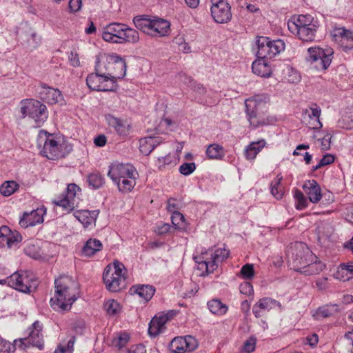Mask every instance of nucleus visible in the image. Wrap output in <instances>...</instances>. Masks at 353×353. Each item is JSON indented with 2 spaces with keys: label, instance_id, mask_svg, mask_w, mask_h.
<instances>
[{
  "label": "nucleus",
  "instance_id": "nucleus-1",
  "mask_svg": "<svg viewBox=\"0 0 353 353\" xmlns=\"http://www.w3.org/2000/svg\"><path fill=\"white\" fill-rule=\"evenodd\" d=\"M55 294L50 299L54 310L65 312L70 309L77 299V284L70 276H62L54 281Z\"/></svg>",
  "mask_w": 353,
  "mask_h": 353
},
{
  "label": "nucleus",
  "instance_id": "nucleus-2",
  "mask_svg": "<svg viewBox=\"0 0 353 353\" xmlns=\"http://www.w3.org/2000/svg\"><path fill=\"white\" fill-rule=\"evenodd\" d=\"M102 38L112 43H137L139 41V33L125 23H111L103 28Z\"/></svg>",
  "mask_w": 353,
  "mask_h": 353
},
{
  "label": "nucleus",
  "instance_id": "nucleus-3",
  "mask_svg": "<svg viewBox=\"0 0 353 353\" xmlns=\"http://www.w3.org/2000/svg\"><path fill=\"white\" fill-rule=\"evenodd\" d=\"M95 71L109 76V79H121L125 75L126 63L119 56L103 54L97 57Z\"/></svg>",
  "mask_w": 353,
  "mask_h": 353
},
{
  "label": "nucleus",
  "instance_id": "nucleus-4",
  "mask_svg": "<svg viewBox=\"0 0 353 353\" xmlns=\"http://www.w3.org/2000/svg\"><path fill=\"white\" fill-rule=\"evenodd\" d=\"M42 145L41 154L50 160L63 158L72 150L71 145L59 143L52 134L43 130L38 135V146L40 148Z\"/></svg>",
  "mask_w": 353,
  "mask_h": 353
},
{
  "label": "nucleus",
  "instance_id": "nucleus-5",
  "mask_svg": "<svg viewBox=\"0 0 353 353\" xmlns=\"http://www.w3.org/2000/svg\"><path fill=\"white\" fill-rule=\"evenodd\" d=\"M288 263L294 270H300V268L306 265L311 259H315L308 246L303 242L292 243L286 251Z\"/></svg>",
  "mask_w": 353,
  "mask_h": 353
},
{
  "label": "nucleus",
  "instance_id": "nucleus-6",
  "mask_svg": "<svg viewBox=\"0 0 353 353\" xmlns=\"http://www.w3.org/2000/svg\"><path fill=\"white\" fill-rule=\"evenodd\" d=\"M229 250L225 248L201 251L200 255L194 256L193 259L199 265V269L205 270L206 274L213 272L218 267V263L228 257Z\"/></svg>",
  "mask_w": 353,
  "mask_h": 353
},
{
  "label": "nucleus",
  "instance_id": "nucleus-7",
  "mask_svg": "<svg viewBox=\"0 0 353 353\" xmlns=\"http://www.w3.org/2000/svg\"><path fill=\"white\" fill-rule=\"evenodd\" d=\"M20 112L22 118L27 116L31 118L34 122V126L37 128L41 127L48 117L46 105L32 99L21 101Z\"/></svg>",
  "mask_w": 353,
  "mask_h": 353
},
{
  "label": "nucleus",
  "instance_id": "nucleus-8",
  "mask_svg": "<svg viewBox=\"0 0 353 353\" xmlns=\"http://www.w3.org/2000/svg\"><path fill=\"white\" fill-rule=\"evenodd\" d=\"M124 265L116 261L112 265H108L104 270L103 279L106 288L113 292H119L121 289V281L125 280Z\"/></svg>",
  "mask_w": 353,
  "mask_h": 353
},
{
  "label": "nucleus",
  "instance_id": "nucleus-9",
  "mask_svg": "<svg viewBox=\"0 0 353 353\" xmlns=\"http://www.w3.org/2000/svg\"><path fill=\"white\" fill-rule=\"evenodd\" d=\"M259 59H272L285 48V42L281 39L270 40L268 37H258L256 41Z\"/></svg>",
  "mask_w": 353,
  "mask_h": 353
},
{
  "label": "nucleus",
  "instance_id": "nucleus-10",
  "mask_svg": "<svg viewBox=\"0 0 353 353\" xmlns=\"http://www.w3.org/2000/svg\"><path fill=\"white\" fill-rule=\"evenodd\" d=\"M307 61L314 63L318 70H326L330 65L334 53L331 48L323 49L319 47H311L307 50Z\"/></svg>",
  "mask_w": 353,
  "mask_h": 353
},
{
  "label": "nucleus",
  "instance_id": "nucleus-11",
  "mask_svg": "<svg viewBox=\"0 0 353 353\" xmlns=\"http://www.w3.org/2000/svg\"><path fill=\"white\" fill-rule=\"evenodd\" d=\"M80 192L81 189L78 185L75 183H70L68 185L66 192L59 199L53 200L52 203L67 212L72 211L79 205L78 193Z\"/></svg>",
  "mask_w": 353,
  "mask_h": 353
},
{
  "label": "nucleus",
  "instance_id": "nucleus-12",
  "mask_svg": "<svg viewBox=\"0 0 353 353\" xmlns=\"http://www.w3.org/2000/svg\"><path fill=\"white\" fill-rule=\"evenodd\" d=\"M211 15L219 23H225L232 19L231 7L227 0H211Z\"/></svg>",
  "mask_w": 353,
  "mask_h": 353
},
{
  "label": "nucleus",
  "instance_id": "nucleus-13",
  "mask_svg": "<svg viewBox=\"0 0 353 353\" xmlns=\"http://www.w3.org/2000/svg\"><path fill=\"white\" fill-rule=\"evenodd\" d=\"M31 329L28 338L19 339V347L24 350L29 347L28 345L31 344L32 346L42 350L44 346L41 334L42 325L37 321L32 324Z\"/></svg>",
  "mask_w": 353,
  "mask_h": 353
},
{
  "label": "nucleus",
  "instance_id": "nucleus-14",
  "mask_svg": "<svg viewBox=\"0 0 353 353\" xmlns=\"http://www.w3.org/2000/svg\"><path fill=\"white\" fill-rule=\"evenodd\" d=\"M197 347L196 339L190 335L175 337L170 345V349L173 353L192 352Z\"/></svg>",
  "mask_w": 353,
  "mask_h": 353
},
{
  "label": "nucleus",
  "instance_id": "nucleus-15",
  "mask_svg": "<svg viewBox=\"0 0 353 353\" xmlns=\"http://www.w3.org/2000/svg\"><path fill=\"white\" fill-rule=\"evenodd\" d=\"M321 109L316 103H312L308 108L302 112L303 122L312 130H320L323 124L320 121Z\"/></svg>",
  "mask_w": 353,
  "mask_h": 353
},
{
  "label": "nucleus",
  "instance_id": "nucleus-16",
  "mask_svg": "<svg viewBox=\"0 0 353 353\" xmlns=\"http://www.w3.org/2000/svg\"><path fill=\"white\" fill-rule=\"evenodd\" d=\"M6 282L11 288L24 293L30 292V289L32 287L30 284V279H29L26 272L19 273L16 272L8 276Z\"/></svg>",
  "mask_w": 353,
  "mask_h": 353
},
{
  "label": "nucleus",
  "instance_id": "nucleus-17",
  "mask_svg": "<svg viewBox=\"0 0 353 353\" xmlns=\"http://www.w3.org/2000/svg\"><path fill=\"white\" fill-rule=\"evenodd\" d=\"M138 175L134 167L131 164L115 163L110 167L108 176L114 182L129 176Z\"/></svg>",
  "mask_w": 353,
  "mask_h": 353
},
{
  "label": "nucleus",
  "instance_id": "nucleus-18",
  "mask_svg": "<svg viewBox=\"0 0 353 353\" xmlns=\"http://www.w3.org/2000/svg\"><path fill=\"white\" fill-rule=\"evenodd\" d=\"M39 94L41 99L48 104H62L64 101L59 90L48 87L44 83L40 85Z\"/></svg>",
  "mask_w": 353,
  "mask_h": 353
},
{
  "label": "nucleus",
  "instance_id": "nucleus-19",
  "mask_svg": "<svg viewBox=\"0 0 353 353\" xmlns=\"http://www.w3.org/2000/svg\"><path fill=\"white\" fill-rule=\"evenodd\" d=\"M245 105L248 120L251 125L258 127L265 124V122L261 120L259 116V109L261 103H258L254 99H249L245 101Z\"/></svg>",
  "mask_w": 353,
  "mask_h": 353
},
{
  "label": "nucleus",
  "instance_id": "nucleus-20",
  "mask_svg": "<svg viewBox=\"0 0 353 353\" xmlns=\"http://www.w3.org/2000/svg\"><path fill=\"white\" fill-rule=\"evenodd\" d=\"M278 307L282 310L281 304L270 297H265L259 299V301L253 306L252 312L256 318L263 316V310L270 311L272 309Z\"/></svg>",
  "mask_w": 353,
  "mask_h": 353
},
{
  "label": "nucleus",
  "instance_id": "nucleus-21",
  "mask_svg": "<svg viewBox=\"0 0 353 353\" xmlns=\"http://www.w3.org/2000/svg\"><path fill=\"white\" fill-rule=\"evenodd\" d=\"M333 36L336 40H339L341 47L345 52L353 49V31L339 28L334 30Z\"/></svg>",
  "mask_w": 353,
  "mask_h": 353
},
{
  "label": "nucleus",
  "instance_id": "nucleus-22",
  "mask_svg": "<svg viewBox=\"0 0 353 353\" xmlns=\"http://www.w3.org/2000/svg\"><path fill=\"white\" fill-rule=\"evenodd\" d=\"M170 23L163 19L154 17L152 20L150 36L162 37L169 34Z\"/></svg>",
  "mask_w": 353,
  "mask_h": 353
},
{
  "label": "nucleus",
  "instance_id": "nucleus-23",
  "mask_svg": "<svg viewBox=\"0 0 353 353\" xmlns=\"http://www.w3.org/2000/svg\"><path fill=\"white\" fill-rule=\"evenodd\" d=\"M317 25V21L310 14H301L297 17H293L288 22V27L290 31L295 33V30L303 27H308Z\"/></svg>",
  "mask_w": 353,
  "mask_h": 353
},
{
  "label": "nucleus",
  "instance_id": "nucleus-24",
  "mask_svg": "<svg viewBox=\"0 0 353 353\" xmlns=\"http://www.w3.org/2000/svg\"><path fill=\"white\" fill-rule=\"evenodd\" d=\"M303 189L312 203H316L321 200L322 197L321 188L315 180L305 181Z\"/></svg>",
  "mask_w": 353,
  "mask_h": 353
},
{
  "label": "nucleus",
  "instance_id": "nucleus-25",
  "mask_svg": "<svg viewBox=\"0 0 353 353\" xmlns=\"http://www.w3.org/2000/svg\"><path fill=\"white\" fill-rule=\"evenodd\" d=\"M170 320L168 315H156L150 321L148 333L152 336H157L165 329V325Z\"/></svg>",
  "mask_w": 353,
  "mask_h": 353
},
{
  "label": "nucleus",
  "instance_id": "nucleus-26",
  "mask_svg": "<svg viewBox=\"0 0 353 353\" xmlns=\"http://www.w3.org/2000/svg\"><path fill=\"white\" fill-rule=\"evenodd\" d=\"M99 214V210L89 211L87 210H77L74 212V217L81 222L85 228L94 223Z\"/></svg>",
  "mask_w": 353,
  "mask_h": 353
},
{
  "label": "nucleus",
  "instance_id": "nucleus-27",
  "mask_svg": "<svg viewBox=\"0 0 353 353\" xmlns=\"http://www.w3.org/2000/svg\"><path fill=\"white\" fill-rule=\"evenodd\" d=\"M41 213L42 210L39 209L32 210L30 213L25 212L20 219L19 224L23 228H28L42 223L43 218Z\"/></svg>",
  "mask_w": 353,
  "mask_h": 353
},
{
  "label": "nucleus",
  "instance_id": "nucleus-28",
  "mask_svg": "<svg viewBox=\"0 0 353 353\" xmlns=\"http://www.w3.org/2000/svg\"><path fill=\"white\" fill-rule=\"evenodd\" d=\"M108 81L109 76L98 74L97 71H95V73L90 74L86 78V83L88 88L95 91H98V90H107L105 87L101 86V84Z\"/></svg>",
  "mask_w": 353,
  "mask_h": 353
},
{
  "label": "nucleus",
  "instance_id": "nucleus-29",
  "mask_svg": "<svg viewBox=\"0 0 353 353\" xmlns=\"http://www.w3.org/2000/svg\"><path fill=\"white\" fill-rule=\"evenodd\" d=\"M306 265L300 268V272L305 275H314L321 272L325 268V265L321 261L318 260L316 256L314 259H311L308 263H305Z\"/></svg>",
  "mask_w": 353,
  "mask_h": 353
},
{
  "label": "nucleus",
  "instance_id": "nucleus-30",
  "mask_svg": "<svg viewBox=\"0 0 353 353\" xmlns=\"http://www.w3.org/2000/svg\"><path fill=\"white\" fill-rule=\"evenodd\" d=\"M139 142L141 152L145 155H149L162 142V140L161 137H148L141 139Z\"/></svg>",
  "mask_w": 353,
  "mask_h": 353
},
{
  "label": "nucleus",
  "instance_id": "nucleus-31",
  "mask_svg": "<svg viewBox=\"0 0 353 353\" xmlns=\"http://www.w3.org/2000/svg\"><path fill=\"white\" fill-rule=\"evenodd\" d=\"M265 59H259L254 61L252 65V72L261 77H270L272 74V69Z\"/></svg>",
  "mask_w": 353,
  "mask_h": 353
},
{
  "label": "nucleus",
  "instance_id": "nucleus-32",
  "mask_svg": "<svg viewBox=\"0 0 353 353\" xmlns=\"http://www.w3.org/2000/svg\"><path fill=\"white\" fill-rule=\"evenodd\" d=\"M103 244L97 239H88L81 250L82 255L87 257L93 256L97 252L101 251Z\"/></svg>",
  "mask_w": 353,
  "mask_h": 353
},
{
  "label": "nucleus",
  "instance_id": "nucleus-33",
  "mask_svg": "<svg viewBox=\"0 0 353 353\" xmlns=\"http://www.w3.org/2000/svg\"><path fill=\"white\" fill-rule=\"evenodd\" d=\"M108 123L111 127L114 128V130L119 135L127 136L129 134L131 125L128 123L127 121L111 117L108 119Z\"/></svg>",
  "mask_w": 353,
  "mask_h": 353
},
{
  "label": "nucleus",
  "instance_id": "nucleus-34",
  "mask_svg": "<svg viewBox=\"0 0 353 353\" xmlns=\"http://www.w3.org/2000/svg\"><path fill=\"white\" fill-rule=\"evenodd\" d=\"M318 25L311 26L308 27H303L295 30V33L298 37L303 41H312L314 39Z\"/></svg>",
  "mask_w": 353,
  "mask_h": 353
},
{
  "label": "nucleus",
  "instance_id": "nucleus-35",
  "mask_svg": "<svg viewBox=\"0 0 353 353\" xmlns=\"http://www.w3.org/2000/svg\"><path fill=\"white\" fill-rule=\"evenodd\" d=\"M152 20V19H150L148 16L141 15L134 17L132 21L138 30L149 35L151 30Z\"/></svg>",
  "mask_w": 353,
  "mask_h": 353
},
{
  "label": "nucleus",
  "instance_id": "nucleus-36",
  "mask_svg": "<svg viewBox=\"0 0 353 353\" xmlns=\"http://www.w3.org/2000/svg\"><path fill=\"white\" fill-rule=\"evenodd\" d=\"M130 292L139 294V296L144 299L145 301H150L155 292V288L152 285H142L137 286H132L130 288Z\"/></svg>",
  "mask_w": 353,
  "mask_h": 353
},
{
  "label": "nucleus",
  "instance_id": "nucleus-37",
  "mask_svg": "<svg viewBox=\"0 0 353 353\" xmlns=\"http://www.w3.org/2000/svg\"><path fill=\"white\" fill-rule=\"evenodd\" d=\"M209 159L221 160L225 154L223 147L217 143L210 144L205 151Z\"/></svg>",
  "mask_w": 353,
  "mask_h": 353
},
{
  "label": "nucleus",
  "instance_id": "nucleus-38",
  "mask_svg": "<svg viewBox=\"0 0 353 353\" xmlns=\"http://www.w3.org/2000/svg\"><path fill=\"white\" fill-rule=\"evenodd\" d=\"M138 175L129 176V177L121 179V181H114L117 183L119 191L128 192L131 191L136 185V179Z\"/></svg>",
  "mask_w": 353,
  "mask_h": 353
},
{
  "label": "nucleus",
  "instance_id": "nucleus-39",
  "mask_svg": "<svg viewBox=\"0 0 353 353\" xmlns=\"http://www.w3.org/2000/svg\"><path fill=\"white\" fill-rule=\"evenodd\" d=\"M265 142L261 140L258 142H252L245 150V155L247 159H254L261 150L265 146Z\"/></svg>",
  "mask_w": 353,
  "mask_h": 353
},
{
  "label": "nucleus",
  "instance_id": "nucleus-40",
  "mask_svg": "<svg viewBox=\"0 0 353 353\" xmlns=\"http://www.w3.org/2000/svg\"><path fill=\"white\" fill-rule=\"evenodd\" d=\"M283 176L281 174H277L276 177L271 183V193L276 199H282L284 192L283 188L281 184Z\"/></svg>",
  "mask_w": 353,
  "mask_h": 353
},
{
  "label": "nucleus",
  "instance_id": "nucleus-41",
  "mask_svg": "<svg viewBox=\"0 0 353 353\" xmlns=\"http://www.w3.org/2000/svg\"><path fill=\"white\" fill-rule=\"evenodd\" d=\"M340 312L339 306L337 304H327L319 307L317 310V314L324 318L330 317Z\"/></svg>",
  "mask_w": 353,
  "mask_h": 353
},
{
  "label": "nucleus",
  "instance_id": "nucleus-42",
  "mask_svg": "<svg viewBox=\"0 0 353 353\" xmlns=\"http://www.w3.org/2000/svg\"><path fill=\"white\" fill-rule=\"evenodd\" d=\"M88 183L92 189H99L105 183V179L99 172H92L88 176Z\"/></svg>",
  "mask_w": 353,
  "mask_h": 353
},
{
  "label": "nucleus",
  "instance_id": "nucleus-43",
  "mask_svg": "<svg viewBox=\"0 0 353 353\" xmlns=\"http://www.w3.org/2000/svg\"><path fill=\"white\" fill-rule=\"evenodd\" d=\"M208 306L210 311L215 314H223L228 310L227 306L217 299L210 301L208 303Z\"/></svg>",
  "mask_w": 353,
  "mask_h": 353
},
{
  "label": "nucleus",
  "instance_id": "nucleus-44",
  "mask_svg": "<svg viewBox=\"0 0 353 353\" xmlns=\"http://www.w3.org/2000/svg\"><path fill=\"white\" fill-rule=\"evenodd\" d=\"M19 188V185L14 181H5L0 187V192L5 196H9Z\"/></svg>",
  "mask_w": 353,
  "mask_h": 353
},
{
  "label": "nucleus",
  "instance_id": "nucleus-45",
  "mask_svg": "<svg viewBox=\"0 0 353 353\" xmlns=\"http://www.w3.org/2000/svg\"><path fill=\"white\" fill-rule=\"evenodd\" d=\"M172 223L175 229L183 230L185 229V218L179 211L173 212L171 216Z\"/></svg>",
  "mask_w": 353,
  "mask_h": 353
},
{
  "label": "nucleus",
  "instance_id": "nucleus-46",
  "mask_svg": "<svg viewBox=\"0 0 353 353\" xmlns=\"http://www.w3.org/2000/svg\"><path fill=\"white\" fill-rule=\"evenodd\" d=\"M335 277L337 279H339L343 281H349L350 279L353 278V276H352L348 270V266L347 265H346V263H341L339 266L337 271L335 273Z\"/></svg>",
  "mask_w": 353,
  "mask_h": 353
},
{
  "label": "nucleus",
  "instance_id": "nucleus-47",
  "mask_svg": "<svg viewBox=\"0 0 353 353\" xmlns=\"http://www.w3.org/2000/svg\"><path fill=\"white\" fill-rule=\"evenodd\" d=\"M24 252L26 255L34 259H39L41 258L40 247L32 243H29L26 245V248H24Z\"/></svg>",
  "mask_w": 353,
  "mask_h": 353
},
{
  "label": "nucleus",
  "instance_id": "nucleus-48",
  "mask_svg": "<svg viewBox=\"0 0 353 353\" xmlns=\"http://www.w3.org/2000/svg\"><path fill=\"white\" fill-rule=\"evenodd\" d=\"M104 309L110 315H115L121 310L120 304L115 300H109L104 304Z\"/></svg>",
  "mask_w": 353,
  "mask_h": 353
},
{
  "label": "nucleus",
  "instance_id": "nucleus-49",
  "mask_svg": "<svg viewBox=\"0 0 353 353\" xmlns=\"http://www.w3.org/2000/svg\"><path fill=\"white\" fill-rule=\"evenodd\" d=\"M16 346H19V340H15L14 344H11L0 337V352H13L15 351Z\"/></svg>",
  "mask_w": 353,
  "mask_h": 353
},
{
  "label": "nucleus",
  "instance_id": "nucleus-50",
  "mask_svg": "<svg viewBox=\"0 0 353 353\" xmlns=\"http://www.w3.org/2000/svg\"><path fill=\"white\" fill-rule=\"evenodd\" d=\"M294 197L296 200V208L297 210H303L307 205V201L303 193L299 190H296Z\"/></svg>",
  "mask_w": 353,
  "mask_h": 353
},
{
  "label": "nucleus",
  "instance_id": "nucleus-51",
  "mask_svg": "<svg viewBox=\"0 0 353 353\" xmlns=\"http://www.w3.org/2000/svg\"><path fill=\"white\" fill-rule=\"evenodd\" d=\"M75 341L76 337L74 336H72L68 341L67 345L65 347L59 345L54 351V353H72L74 350Z\"/></svg>",
  "mask_w": 353,
  "mask_h": 353
},
{
  "label": "nucleus",
  "instance_id": "nucleus-52",
  "mask_svg": "<svg viewBox=\"0 0 353 353\" xmlns=\"http://www.w3.org/2000/svg\"><path fill=\"white\" fill-rule=\"evenodd\" d=\"M186 79H188L190 83V88L199 95H204L206 93V89L201 83L194 81L190 77L184 75Z\"/></svg>",
  "mask_w": 353,
  "mask_h": 353
},
{
  "label": "nucleus",
  "instance_id": "nucleus-53",
  "mask_svg": "<svg viewBox=\"0 0 353 353\" xmlns=\"http://www.w3.org/2000/svg\"><path fill=\"white\" fill-rule=\"evenodd\" d=\"M241 274L245 279H250L254 276V270L253 264L247 263L241 268Z\"/></svg>",
  "mask_w": 353,
  "mask_h": 353
},
{
  "label": "nucleus",
  "instance_id": "nucleus-54",
  "mask_svg": "<svg viewBox=\"0 0 353 353\" xmlns=\"http://www.w3.org/2000/svg\"><path fill=\"white\" fill-rule=\"evenodd\" d=\"M10 233V230L7 226H1L0 228V245L8 247V243H10V240L8 239V234Z\"/></svg>",
  "mask_w": 353,
  "mask_h": 353
},
{
  "label": "nucleus",
  "instance_id": "nucleus-55",
  "mask_svg": "<svg viewBox=\"0 0 353 353\" xmlns=\"http://www.w3.org/2000/svg\"><path fill=\"white\" fill-rule=\"evenodd\" d=\"M130 339V336L128 334L125 332L120 333L118 336L117 339L114 341L115 345L119 347V350L121 349H125V345L128 343Z\"/></svg>",
  "mask_w": 353,
  "mask_h": 353
},
{
  "label": "nucleus",
  "instance_id": "nucleus-56",
  "mask_svg": "<svg viewBox=\"0 0 353 353\" xmlns=\"http://www.w3.org/2000/svg\"><path fill=\"white\" fill-rule=\"evenodd\" d=\"M196 169L194 163H184L179 167V172L181 174L187 176L192 173Z\"/></svg>",
  "mask_w": 353,
  "mask_h": 353
},
{
  "label": "nucleus",
  "instance_id": "nucleus-57",
  "mask_svg": "<svg viewBox=\"0 0 353 353\" xmlns=\"http://www.w3.org/2000/svg\"><path fill=\"white\" fill-rule=\"evenodd\" d=\"M256 338L254 336H250L245 341L243 347V351L247 353H251L254 352L256 347Z\"/></svg>",
  "mask_w": 353,
  "mask_h": 353
},
{
  "label": "nucleus",
  "instance_id": "nucleus-58",
  "mask_svg": "<svg viewBox=\"0 0 353 353\" xmlns=\"http://www.w3.org/2000/svg\"><path fill=\"white\" fill-rule=\"evenodd\" d=\"M239 290L241 294L250 296L254 294V290L250 282H243L239 286Z\"/></svg>",
  "mask_w": 353,
  "mask_h": 353
},
{
  "label": "nucleus",
  "instance_id": "nucleus-59",
  "mask_svg": "<svg viewBox=\"0 0 353 353\" xmlns=\"http://www.w3.org/2000/svg\"><path fill=\"white\" fill-rule=\"evenodd\" d=\"M82 6L81 0H70L68 8L70 12L74 13L79 11Z\"/></svg>",
  "mask_w": 353,
  "mask_h": 353
},
{
  "label": "nucleus",
  "instance_id": "nucleus-60",
  "mask_svg": "<svg viewBox=\"0 0 353 353\" xmlns=\"http://www.w3.org/2000/svg\"><path fill=\"white\" fill-rule=\"evenodd\" d=\"M101 86L105 87L107 90H98L100 92H110L116 90L117 84L113 79H109L108 82L101 83Z\"/></svg>",
  "mask_w": 353,
  "mask_h": 353
},
{
  "label": "nucleus",
  "instance_id": "nucleus-61",
  "mask_svg": "<svg viewBox=\"0 0 353 353\" xmlns=\"http://www.w3.org/2000/svg\"><path fill=\"white\" fill-rule=\"evenodd\" d=\"M8 234V239L11 241L10 243H8L9 248H12L21 240V236L18 232L13 233L10 231V233Z\"/></svg>",
  "mask_w": 353,
  "mask_h": 353
},
{
  "label": "nucleus",
  "instance_id": "nucleus-62",
  "mask_svg": "<svg viewBox=\"0 0 353 353\" xmlns=\"http://www.w3.org/2000/svg\"><path fill=\"white\" fill-rule=\"evenodd\" d=\"M170 225L169 223H161L155 228L154 232L158 235H163L168 233L170 231Z\"/></svg>",
  "mask_w": 353,
  "mask_h": 353
},
{
  "label": "nucleus",
  "instance_id": "nucleus-63",
  "mask_svg": "<svg viewBox=\"0 0 353 353\" xmlns=\"http://www.w3.org/2000/svg\"><path fill=\"white\" fill-rule=\"evenodd\" d=\"M107 139L104 134H100L94 139V143L98 147H103L106 144Z\"/></svg>",
  "mask_w": 353,
  "mask_h": 353
},
{
  "label": "nucleus",
  "instance_id": "nucleus-64",
  "mask_svg": "<svg viewBox=\"0 0 353 353\" xmlns=\"http://www.w3.org/2000/svg\"><path fill=\"white\" fill-rule=\"evenodd\" d=\"M320 161L321 165H323V166L330 165L334 161V157L332 154H327L323 157Z\"/></svg>",
  "mask_w": 353,
  "mask_h": 353
}]
</instances>
